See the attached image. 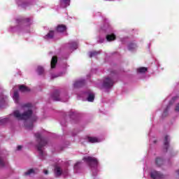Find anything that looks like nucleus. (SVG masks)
Here are the masks:
<instances>
[{"mask_svg": "<svg viewBox=\"0 0 179 179\" xmlns=\"http://www.w3.org/2000/svg\"><path fill=\"white\" fill-rule=\"evenodd\" d=\"M79 164H80V162H77V163L74 165V170H78V167H79Z\"/></svg>", "mask_w": 179, "mask_h": 179, "instance_id": "33", "label": "nucleus"}, {"mask_svg": "<svg viewBox=\"0 0 179 179\" xmlns=\"http://www.w3.org/2000/svg\"><path fill=\"white\" fill-rule=\"evenodd\" d=\"M5 104V99H3V96H0V107Z\"/></svg>", "mask_w": 179, "mask_h": 179, "instance_id": "30", "label": "nucleus"}, {"mask_svg": "<svg viewBox=\"0 0 179 179\" xmlns=\"http://www.w3.org/2000/svg\"><path fill=\"white\" fill-rule=\"evenodd\" d=\"M25 127L27 129H33V123H31L29 125L25 124Z\"/></svg>", "mask_w": 179, "mask_h": 179, "instance_id": "32", "label": "nucleus"}, {"mask_svg": "<svg viewBox=\"0 0 179 179\" xmlns=\"http://www.w3.org/2000/svg\"><path fill=\"white\" fill-rule=\"evenodd\" d=\"M106 1H115V0H106Z\"/></svg>", "mask_w": 179, "mask_h": 179, "instance_id": "39", "label": "nucleus"}, {"mask_svg": "<svg viewBox=\"0 0 179 179\" xmlns=\"http://www.w3.org/2000/svg\"><path fill=\"white\" fill-rule=\"evenodd\" d=\"M87 141L90 143H99V142H101L103 140L96 137H88Z\"/></svg>", "mask_w": 179, "mask_h": 179, "instance_id": "10", "label": "nucleus"}, {"mask_svg": "<svg viewBox=\"0 0 179 179\" xmlns=\"http://www.w3.org/2000/svg\"><path fill=\"white\" fill-rule=\"evenodd\" d=\"M35 137L36 138L38 144L37 145L38 152H39V155L41 157L45 156V152L43 150V147L47 145V141L41 138V134L40 133L35 134Z\"/></svg>", "mask_w": 179, "mask_h": 179, "instance_id": "4", "label": "nucleus"}, {"mask_svg": "<svg viewBox=\"0 0 179 179\" xmlns=\"http://www.w3.org/2000/svg\"><path fill=\"white\" fill-rule=\"evenodd\" d=\"M83 160H84V162L87 163L89 166L91 167L92 170L93 176H96V173H94V170L97 169V166L99 164V162L97 161V159L93 157H85L83 159Z\"/></svg>", "mask_w": 179, "mask_h": 179, "instance_id": "6", "label": "nucleus"}, {"mask_svg": "<svg viewBox=\"0 0 179 179\" xmlns=\"http://www.w3.org/2000/svg\"><path fill=\"white\" fill-rule=\"evenodd\" d=\"M43 173H44V174H48V170H44L43 171Z\"/></svg>", "mask_w": 179, "mask_h": 179, "instance_id": "36", "label": "nucleus"}, {"mask_svg": "<svg viewBox=\"0 0 179 179\" xmlns=\"http://www.w3.org/2000/svg\"><path fill=\"white\" fill-rule=\"evenodd\" d=\"M64 73H61L57 74V75L52 74L51 79H55V78H59V76H62V75H64Z\"/></svg>", "mask_w": 179, "mask_h": 179, "instance_id": "29", "label": "nucleus"}, {"mask_svg": "<svg viewBox=\"0 0 179 179\" xmlns=\"http://www.w3.org/2000/svg\"><path fill=\"white\" fill-rule=\"evenodd\" d=\"M150 176L152 179L164 178V175L157 171H151Z\"/></svg>", "mask_w": 179, "mask_h": 179, "instance_id": "8", "label": "nucleus"}, {"mask_svg": "<svg viewBox=\"0 0 179 179\" xmlns=\"http://www.w3.org/2000/svg\"><path fill=\"white\" fill-rule=\"evenodd\" d=\"M37 73L38 75H43L44 73V69L41 66H38L37 68Z\"/></svg>", "mask_w": 179, "mask_h": 179, "instance_id": "27", "label": "nucleus"}, {"mask_svg": "<svg viewBox=\"0 0 179 179\" xmlns=\"http://www.w3.org/2000/svg\"><path fill=\"white\" fill-rule=\"evenodd\" d=\"M80 97H86L88 101L93 102L94 101V93H93L90 90H88L87 92L81 94Z\"/></svg>", "mask_w": 179, "mask_h": 179, "instance_id": "7", "label": "nucleus"}, {"mask_svg": "<svg viewBox=\"0 0 179 179\" xmlns=\"http://www.w3.org/2000/svg\"><path fill=\"white\" fill-rule=\"evenodd\" d=\"M100 43H104V39L100 41Z\"/></svg>", "mask_w": 179, "mask_h": 179, "instance_id": "37", "label": "nucleus"}, {"mask_svg": "<svg viewBox=\"0 0 179 179\" xmlns=\"http://www.w3.org/2000/svg\"><path fill=\"white\" fill-rule=\"evenodd\" d=\"M111 75H115V73H112Z\"/></svg>", "mask_w": 179, "mask_h": 179, "instance_id": "38", "label": "nucleus"}, {"mask_svg": "<svg viewBox=\"0 0 179 179\" xmlns=\"http://www.w3.org/2000/svg\"><path fill=\"white\" fill-rule=\"evenodd\" d=\"M51 99L54 101H63L65 103L69 99V96L61 92L59 90H56L52 94Z\"/></svg>", "mask_w": 179, "mask_h": 179, "instance_id": "5", "label": "nucleus"}, {"mask_svg": "<svg viewBox=\"0 0 179 179\" xmlns=\"http://www.w3.org/2000/svg\"><path fill=\"white\" fill-rule=\"evenodd\" d=\"M54 37V31H50L46 36H44V38L46 40H50Z\"/></svg>", "mask_w": 179, "mask_h": 179, "instance_id": "24", "label": "nucleus"}, {"mask_svg": "<svg viewBox=\"0 0 179 179\" xmlns=\"http://www.w3.org/2000/svg\"><path fill=\"white\" fill-rule=\"evenodd\" d=\"M100 51H91L89 52V57L90 58H93V57H97L100 54Z\"/></svg>", "mask_w": 179, "mask_h": 179, "instance_id": "20", "label": "nucleus"}, {"mask_svg": "<svg viewBox=\"0 0 179 179\" xmlns=\"http://www.w3.org/2000/svg\"><path fill=\"white\" fill-rule=\"evenodd\" d=\"M69 48L71 51H73L75 50H77L78 48V42L76 41H71L69 43Z\"/></svg>", "mask_w": 179, "mask_h": 179, "instance_id": "12", "label": "nucleus"}, {"mask_svg": "<svg viewBox=\"0 0 179 179\" xmlns=\"http://www.w3.org/2000/svg\"><path fill=\"white\" fill-rule=\"evenodd\" d=\"M148 71V68L145 67H139L137 69V73H145Z\"/></svg>", "mask_w": 179, "mask_h": 179, "instance_id": "25", "label": "nucleus"}, {"mask_svg": "<svg viewBox=\"0 0 179 179\" xmlns=\"http://www.w3.org/2000/svg\"><path fill=\"white\" fill-rule=\"evenodd\" d=\"M57 62H58V59L57 58V57L53 56L51 60V69H54V68H55V65H57Z\"/></svg>", "mask_w": 179, "mask_h": 179, "instance_id": "16", "label": "nucleus"}, {"mask_svg": "<svg viewBox=\"0 0 179 179\" xmlns=\"http://www.w3.org/2000/svg\"><path fill=\"white\" fill-rule=\"evenodd\" d=\"M13 99L17 104L19 103L20 97H19V92L14 91V93L13 94Z\"/></svg>", "mask_w": 179, "mask_h": 179, "instance_id": "15", "label": "nucleus"}, {"mask_svg": "<svg viewBox=\"0 0 179 179\" xmlns=\"http://www.w3.org/2000/svg\"><path fill=\"white\" fill-rule=\"evenodd\" d=\"M22 148H23L22 145H18L17 147V150H22Z\"/></svg>", "mask_w": 179, "mask_h": 179, "instance_id": "35", "label": "nucleus"}, {"mask_svg": "<svg viewBox=\"0 0 179 179\" xmlns=\"http://www.w3.org/2000/svg\"><path fill=\"white\" fill-rule=\"evenodd\" d=\"M85 85V80L83 79L78 80L73 83L74 89H78V87H82Z\"/></svg>", "mask_w": 179, "mask_h": 179, "instance_id": "9", "label": "nucleus"}, {"mask_svg": "<svg viewBox=\"0 0 179 179\" xmlns=\"http://www.w3.org/2000/svg\"><path fill=\"white\" fill-rule=\"evenodd\" d=\"M164 162V161L162 159V157H157L155 159V164L157 166V167H160V166L163 164Z\"/></svg>", "mask_w": 179, "mask_h": 179, "instance_id": "19", "label": "nucleus"}, {"mask_svg": "<svg viewBox=\"0 0 179 179\" xmlns=\"http://www.w3.org/2000/svg\"><path fill=\"white\" fill-rule=\"evenodd\" d=\"M38 173V169H31L24 173V176H31V174H37Z\"/></svg>", "mask_w": 179, "mask_h": 179, "instance_id": "13", "label": "nucleus"}, {"mask_svg": "<svg viewBox=\"0 0 179 179\" xmlns=\"http://www.w3.org/2000/svg\"><path fill=\"white\" fill-rule=\"evenodd\" d=\"M114 85V76L112 77H107L103 79V83L97 85L99 89H103L105 92H107L108 90L111 89Z\"/></svg>", "mask_w": 179, "mask_h": 179, "instance_id": "3", "label": "nucleus"}, {"mask_svg": "<svg viewBox=\"0 0 179 179\" xmlns=\"http://www.w3.org/2000/svg\"><path fill=\"white\" fill-rule=\"evenodd\" d=\"M5 166H8V162L0 158V167H5Z\"/></svg>", "mask_w": 179, "mask_h": 179, "instance_id": "26", "label": "nucleus"}, {"mask_svg": "<svg viewBox=\"0 0 179 179\" xmlns=\"http://www.w3.org/2000/svg\"><path fill=\"white\" fill-rule=\"evenodd\" d=\"M34 0H31L30 3H20V1L19 0H16V2L18 5V6H21V8H26L27 6H30V5H33V2Z\"/></svg>", "mask_w": 179, "mask_h": 179, "instance_id": "11", "label": "nucleus"}, {"mask_svg": "<svg viewBox=\"0 0 179 179\" xmlns=\"http://www.w3.org/2000/svg\"><path fill=\"white\" fill-rule=\"evenodd\" d=\"M175 110L177 111V113H179V103L176 106Z\"/></svg>", "mask_w": 179, "mask_h": 179, "instance_id": "34", "label": "nucleus"}, {"mask_svg": "<svg viewBox=\"0 0 179 179\" xmlns=\"http://www.w3.org/2000/svg\"><path fill=\"white\" fill-rule=\"evenodd\" d=\"M21 111L14 110L11 114H10L7 117L3 118L0 120V125H3L7 122H12L15 121V118L20 121H27V120H30L31 115H33V110H31V103H26L22 106Z\"/></svg>", "mask_w": 179, "mask_h": 179, "instance_id": "1", "label": "nucleus"}, {"mask_svg": "<svg viewBox=\"0 0 179 179\" xmlns=\"http://www.w3.org/2000/svg\"><path fill=\"white\" fill-rule=\"evenodd\" d=\"M106 40L107 41H114V40H115V35L113 34H108L106 36Z\"/></svg>", "mask_w": 179, "mask_h": 179, "instance_id": "22", "label": "nucleus"}, {"mask_svg": "<svg viewBox=\"0 0 179 179\" xmlns=\"http://www.w3.org/2000/svg\"><path fill=\"white\" fill-rule=\"evenodd\" d=\"M171 103H169V105L166 107V108L164 110L163 113V116H166V114H167V111H169V108H170V106Z\"/></svg>", "mask_w": 179, "mask_h": 179, "instance_id": "31", "label": "nucleus"}, {"mask_svg": "<svg viewBox=\"0 0 179 179\" xmlns=\"http://www.w3.org/2000/svg\"><path fill=\"white\" fill-rule=\"evenodd\" d=\"M16 22L18 26L10 27L8 29L9 31H17V33H20L21 31H24V33H29L30 31L31 20L29 18H17Z\"/></svg>", "mask_w": 179, "mask_h": 179, "instance_id": "2", "label": "nucleus"}, {"mask_svg": "<svg viewBox=\"0 0 179 179\" xmlns=\"http://www.w3.org/2000/svg\"><path fill=\"white\" fill-rule=\"evenodd\" d=\"M18 88L20 89V92H30V89H29V87L24 85H20L18 86Z\"/></svg>", "mask_w": 179, "mask_h": 179, "instance_id": "23", "label": "nucleus"}, {"mask_svg": "<svg viewBox=\"0 0 179 179\" xmlns=\"http://www.w3.org/2000/svg\"><path fill=\"white\" fill-rule=\"evenodd\" d=\"M128 48L129 51H133V50H135L136 48V43H130L128 46Z\"/></svg>", "mask_w": 179, "mask_h": 179, "instance_id": "28", "label": "nucleus"}, {"mask_svg": "<svg viewBox=\"0 0 179 179\" xmlns=\"http://www.w3.org/2000/svg\"><path fill=\"white\" fill-rule=\"evenodd\" d=\"M65 30H66V26H65L64 24H60V25L57 26V31L59 33H64V31H65Z\"/></svg>", "mask_w": 179, "mask_h": 179, "instance_id": "17", "label": "nucleus"}, {"mask_svg": "<svg viewBox=\"0 0 179 179\" xmlns=\"http://www.w3.org/2000/svg\"><path fill=\"white\" fill-rule=\"evenodd\" d=\"M170 142V136H166L164 137V145L166 148V149L167 150L169 148V143Z\"/></svg>", "mask_w": 179, "mask_h": 179, "instance_id": "18", "label": "nucleus"}, {"mask_svg": "<svg viewBox=\"0 0 179 179\" xmlns=\"http://www.w3.org/2000/svg\"><path fill=\"white\" fill-rule=\"evenodd\" d=\"M55 176H57V177L62 174V171H61V168L59 166H55Z\"/></svg>", "mask_w": 179, "mask_h": 179, "instance_id": "21", "label": "nucleus"}, {"mask_svg": "<svg viewBox=\"0 0 179 179\" xmlns=\"http://www.w3.org/2000/svg\"><path fill=\"white\" fill-rule=\"evenodd\" d=\"M71 3V0H60V6L62 8H66V6H69Z\"/></svg>", "mask_w": 179, "mask_h": 179, "instance_id": "14", "label": "nucleus"}]
</instances>
